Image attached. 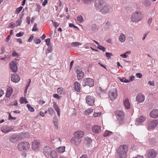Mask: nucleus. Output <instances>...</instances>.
<instances>
[{
  "instance_id": "1",
  "label": "nucleus",
  "mask_w": 158,
  "mask_h": 158,
  "mask_svg": "<svg viewBox=\"0 0 158 158\" xmlns=\"http://www.w3.org/2000/svg\"><path fill=\"white\" fill-rule=\"evenodd\" d=\"M127 151V147L126 145L120 146L117 149L116 158H125Z\"/></svg>"
},
{
  "instance_id": "2",
  "label": "nucleus",
  "mask_w": 158,
  "mask_h": 158,
  "mask_svg": "<svg viewBox=\"0 0 158 158\" xmlns=\"http://www.w3.org/2000/svg\"><path fill=\"white\" fill-rule=\"evenodd\" d=\"M94 3L95 6L97 10H107L109 9L108 5L105 3V0H95Z\"/></svg>"
},
{
  "instance_id": "3",
  "label": "nucleus",
  "mask_w": 158,
  "mask_h": 158,
  "mask_svg": "<svg viewBox=\"0 0 158 158\" xmlns=\"http://www.w3.org/2000/svg\"><path fill=\"white\" fill-rule=\"evenodd\" d=\"M143 16V15L141 12L136 11L132 14L131 19L132 22L137 23L142 19Z\"/></svg>"
},
{
  "instance_id": "4",
  "label": "nucleus",
  "mask_w": 158,
  "mask_h": 158,
  "mask_svg": "<svg viewBox=\"0 0 158 158\" xmlns=\"http://www.w3.org/2000/svg\"><path fill=\"white\" fill-rule=\"evenodd\" d=\"M114 113L116 116L117 121L119 124L123 123L124 115V113L123 111L121 110H117L114 112Z\"/></svg>"
},
{
  "instance_id": "5",
  "label": "nucleus",
  "mask_w": 158,
  "mask_h": 158,
  "mask_svg": "<svg viewBox=\"0 0 158 158\" xmlns=\"http://www.w3.org/2000/svg\"><path fill=\"white\" fill-rule=\"evenodd\" d=\"M81 83L82 85L83 86H88L90 87H93L94 85L93 80L89 78L84 79L81 81Z\"/></svg>"
},
{
  "instance_id": "6",
  "label": "nucleus",
  "mask_w": 158,
  "mask_h": 158,
  "mask_svg": "<svg viewBox=\"0 0 158 158\" xmlns=\"http://www.w3.org/2000/svg\"><path fill=\"white\" fill-rule=\"evenodd\" d=\"M18 147L19 150L20 151L26 150L29 149L30 145L28 142H23L19 143Z\"/></svg>"
},
{
  "instance_id": "7",
  "label": "nucleus",
  "mask_w": 158,
  "mask_h": 158,
  "mask_svg": "<svg viewBox=\"0 0 158 158\" xmlns=\"http://www.w3.org/2000/svg\"><path fill=\"white\" fill-rule=\"evenodd\" d=\"M146 158H156L157 156L156 151L153 149H150L147 152Z\"/></svg>"
},
{
  "instance_id": "8",
  "label": "nucleus",
  "mask_w": 158,
  "mask_h": 158,
  "mask_svg": "<svg viewBox=\"0 0 158 158\" xmlns=\"http://www.w3.org/2000/svg\"><path fill=\"white\" fill-rule=\"evenodd\" d=\"M117 95V90L116 88L110 90L109 92V98L112 101L115 100L116 98Z\"/></svg>"
},
{
  "instance_id": "9",
  "label": "nucleus",
  "mask_w": 158,
  "mask_h": 158,
  "mask_svg": "<svg viewBox=\"0 0 158 158\" xmlns=\"http://www.w3.org/2000/svg\"><path fill=\"white\" fill-rule=\"evenodd\" d=\"M9 66L10 69L14 73H16L18 70L17 64L16 62L12 61L10 62Z\"/></svg>"
},
{
  "instance_id": "10",
  "label": "nucleus",
  "mask_w": 158,
  "mask_h": 158,
  "mask_svg": "<svg viewBox=\"0 0 158 158\" xmlns=\"http://www.w3.org/2000/svg\"><path fill=\"white\" fill-rule=\"evenodd\" d=\"M86 103L89 106H92L94 104V98L91 96H87L85 98Z\"/></svg>"
},
{
  "instance_id": "11",
  "label": "nucleus",
  "mask_w": 158,
  "mask_h": 158,
  "mask_svg": "<svg viewBox=\"0 0 158 158\" xmlns=\"http://www.w3.org/2000/svg\"><path fill=\"white\" fill-rule=\"evenodd\" d=\"M32 149L35 151L37 150L40 146V142L39 140H35L32 143Z\"/></svg>"
},
{
  "instance_id": "12",
  "label": "nucleus",
  "mask_w": 158,
  "mask_h": 158,
  "mask_svg": "<svg viewBox=\"0 0 158 158\" xmlns=\"http://www.w3.org/2000/svg\"><path fill=\"white\" fill-rule=\"evenodd\" d=\"M81 140L80 138L74 137L71 139V142L76 146H78L81 143Z\"/></svg>"
},
{
  "instance_id": "13",
  "label": "nucleus",
  "mask_w": 158,
  "mask_h": 158,
  "mask_svg": "<svg viewBox=\"0 0 158 158\" xmlns=\"http://www.w3.org/2000/svg\"><path fill=\"white\" fill-rule=\"evenodd\" d=\"M150 117L153 118L158 117V109H154L152 110L150 113Z\"/></svg>"
},
{
  "instance_id": "14",
  "label": "nucleus",
  "mask_w": 158,
  "mask_h": 158,
  "mask_svg": "<svg viewBox=\"0 0 158 158\" xmlns=\"http://www.w3.org/2000/svg\"><path fill=\"white\" fill-rule=\"evenodd\" d=\"M158 124V121L156 120H153L150 122L148 126V129H151L155 127Z\"/></svg>"
},
{
  "instance_id": "15",
  "label": "nucleus",
  "mask_w": 158,
  "mask_h": 158,
  "mask_svg": "<svg viewBox=\"0 0 158 158\" xmlns=\"http://www.w3.org/2000/svg\"><path fill=\"white\" fill-rule=\"evenodd\" d=\"M76 72L77 74V77L79 80L81 79L84 76V73L82 71L81 68L79 67L76 70Z\"/></svg>"
},
{
  "instance_id": "16",
  "label": "nucleus",
  "mask_w": 158,
  "mask_h": 158,
  "mask_svg": "<svg viewBox=\"0 0 158 158\" xmlns=\"http://www.w3.org/2000/svg\"><path fill=\"white\" fill-rule=\"evenodd\" d=\"M9 139L10 142L14 143L20 140V139L19 136L14 134L10 137Z\"/></svg>"
},
{
  "instance_id": "17",
  "label": "nucleus",
  "mask_w": 158,
  "mask_h": 158,
  "mask_svg": "<svg viewBox=\"0 0 158 158\" xmlns=\"http://www.w3.org/2000/svg\"><path fill=\"white\" fill-rule=\"evenodd\" d=\"M11 80L15 83H17L20 81V78L17 74H12L11 75Z\"/></svg>"
},
{
  "instance_id": "18",
  "label": "nucleus",
  "mask_w": 158,
  "mask_h": 158,
  "mask_svg": "<svg viewBox=\"0 0 158 158\" xmlns=\"http://www.w3.org/2000/svg\"><path fill=\"white\" fill-rule=\"evenodd\" d=\"M13 128L12 127H8L5 126L2 127L1 129V131L4 133H7L9 132L10 130Z\"/></svg>"
},
{
  "instance_id": "19",
  "label": "nucleus",
  "mask_w": 158,
  "mask_h": 158,
  "mask_svg": "<svg viewBox=\"0 0 158 158\" xmlns=\"http://www.w3.org/2000/svg\"><path fill=\"white\" fill-rule=\"evenodd\" d=\"M144 96L142 94H139L136 96V101L139 103L143 102L144 100Z\"/></svg>"
},
{
  "instance_id": "20",
  "label": "nucleus",
  "mask_w": 158,
  "mask_h": 158,
  "mask_svg": "<svg viewBox=\"0 0 158 158\" xmlns=\"http://www.w3.org/2000/svg\"><path fill=\"white\" fill-rule=\"evenodd\" d=\"M74 134V137L79 138H80V139H81L83 137L84 135V132L81 131H79L75 132Z\"/></svg>"
},
{
  "instance_id": "21",
  "label": "nucleus",
  "mask_w": 158,
  "mask_h": 158,
  "mask_svg": "<svg viewBox=\"0 0 158 158\" xmlns=\"http://www.w3.org/2000/svg\"><path fill=\"white\" fill-rule=\"evenodd\" d=\"M74 90L77 92H81L80 84L77 81H76L74 84Z\"/></svg>"
},
{
  "instance_id": "22",
  "label": "nucleus",
  "mask_w": 158,
  "mask_h": 158,
  "mask_svg": "<svg viewBox=\"0 0 158 158\" xmlns=\"http://www.w3.org/2000/svg\"><path fill=\"white\" fill-rule=\"evenodd\" d=\"M123 105L126 109H128L130 108V104L128 98H125L123 100Z\"/></svg>"
},
{
  "instance_id": "23",
  "label": "nucleus",
  "mask_w": 158,
  "mask_h": 158,
  "mask_svg": "<svg viewBox=\"0 0 158 158\" xmlns=\"http://www.w3.org/2000/svg\"><path fill=\"white\" fill-rule=\"evenodd\" d=\"M93 131L96 133H98L101 132V129L99 126L98 125H95L92 128Z\"/></svg>"
},
{
  "instance_id": "24",
  "label": "nucleus",
  "mask_w": 158,
  "mask_h": 158,
  "mask_svg": "<svg viewBox=\"0 0 158 158\" xmlns=\"http://www.w3.org/2000/svg\"><path fill=\"white\" fill-rule=\"evenodd\" d=\"M126 36L123 33H121L118 37V40L121 43H124L126 40Z\"/></svg>"
},
{
  "instance_id": "25",
  "label": "nucleus",
  "mask_w": 158,
  "mask_h": 158,
  "mask_svg": "<svg viewBox=\"0 0 158 158\" xmlns=\"http://www.w3.org/2000/svg\"><path fill=\"white\" fill-rule=\"evenodd\" d=\"M51 151V148L49 146H46L43 148V152L45 155H49Z\"/></svg>"
},
{
  "instance_id": "26",
  "label": "nucleus",
  "mask_w": 158,
  "mask_h": 158,
  "mask_svg": "<svg viewBox=\"0 0 158 158\" xmlns=\"http://www.w3.org/2000/svg\"><path fill=\"white\" fill-rule=\"evenodd\" d=\"M58 119L56 116L55 115L54 116L53 119V123L54 124L55 128L57 129L58 126Z\"/></svg>"
},
{
  "instance_id": "27",
  "label": "nucleus",
  "mask_w": 158,
  "mask_h": 158,
  "mask_svg": "<svg viewBox=\"0 0 158 158\" xmlns=\"http://www.w3.org/2000/svg\"><path fill=\"white\" fill-rule=\"evenodd\" d=\"M146 119V118L142 115H141L137 118L136 120V123H141L143 122Z\"/></svg>"
},
{
  "instance_id": "28",
  "label": "nucleus",
  "mask_w": 158,
  "mask_h": 158,
  "mask_svg": "<svg viewBox=\"0 0 158 158\" xmlns=\"http://www.w3.org/2000/svg\"><path fill=\"white\" fill-rule=\"evenodd\" d=\"M50 156L52 158H57V153L55 151H52L51 152Z\"/></svg>"
},
{
  "instance_id": "29",
  "label": "nucleus",
  "mask_w": 158,
  "mask_h": 158,
  "mask_svg": "<svg viewBox=\"0 0 158 158\" xmlns=\"http://www.w3.org/2000/svg\"><path fill=\"white\" fill-rule=\"evenodd\" d=\"M65 147L63 146L62 147H59L57 148V151L59 153H62L65 151Z\"/></svg>"
},
{
  "instance_id": "30",
  "label": "nucleus",
  "mask_w": 158,
  "mask_h": 158,
  "mask_svg": "<svg viewBox=\"0 0 158 158\" xmlns=\"http://www.w3.org/2000/svg\"><path fill=\"white\" fill-rule=\"evenodd\" d=\"M82 44V43L77 42H73L71 44L72 46L74 47H77L80 45H81Z\"/></svg>"
},
{
  "instance_id": "31",
  "label": "nucleus",
  "mask_w": 158,
  "mask_h": 158,
  "mask_svg": "<svg viewBox=\"0 0 158 158\" xmlns=\"http://www.w3.org/2000/svg\"><path fill=\"white\" fill-rule=\"evenodd\" d=\"M53 106L54 110L57 112L60 111V109L56 102H53Z\"/></svg>"
},
{
  "instance_id": "32",
  "label": "nucleus",
  "mask_w": 158,
  "mask_h": 158,
  "mask_svg": "<svg viewBox=\"0 0 158 158\" xmlns=\"http://www.w3.org/2000/svg\"><path fill=\"white\" fill-rule=\"evenodd\" d=\"M53 142L54 143H57L60 144L61 143V141L60 139L59 138H55L53 140Z\"/></svg>"
},
{
  "instance_id": "33",
  "label": "nucleus",
  "mask_w": 158,
  "mask_h": 158,
  "mask_svg": "<svg viewBox=\"0 0 158 158\" xmlns=\"http://www.w3.org/2000/svg\"><path fill=\"white\" fill-rule=\"evenodd\" d=\"M93 111V109H89L88 110H85L84 112V114L85 115H89L90 114L92 113Z\"/></svg>"
},
{
  "instance_id": "34",
  "label": "nucleus",
  "mask_w": 158,
  "mask_h": 158,
  "mask_svg": "<svg viewBox=\"0 0 158 158\" xmlns=\"http://www.w3.org/2000/svg\"><path fill=\"white\" fill-rule=\"evenodd\" d=\"M112 132L109 131H105L103 134L104 137H106L110 135Z\"/></svg>"
},
{
  "instance_id": "35",
  "label": "nucleus",
  "mask_w": 158,
  "mask_h": 158,
  "mask_svg": "<svg viewBox=\"0 0 158 158\" xmlns=\"http://www.w3.org/2000/svg\"><path fill=\"white\" fill-rule=\"evenodd\" d=\"M52 51V47L51 46H50L48 47V48L45 51L46 53V54L47 53H50Z\"/></svg>"
},
{
  "instance_id": "36",
  "label": "nucleus",
  "mask_w": 158,
  "mask_h": 158,
  "mask_svg": "<svg viewBox=\"0 0 158 158\" xmlns=\"http://www.w3.org/2000/svg\"><path fill=\"white\" fill-rule=\"evenodd\" d=\"M119 79L122 82H124L126 83L129 82V80H128V79H126V78L124 77H123V78H119Z\"/></svg>"
},
{
  "instance_id": "37",
  "label": "nucleus",
  "mask_w": 158,
  "mask_h": 158,
  "mask_svg": "<svg viewBox=\"0 0 158 158\" xmlns=\"http://www.w3.org/2000/svg\"><path fill=\"white\" fill-rule=\"evenodd\" d=\"M48 112L49 114L51 115H53L55 113L53 109L52 108H50L48 110Z\"/></svg>"
},
{
  "instance_id": "38",
  "label": "nucleus",
  "mask_w": 158,
  "mask_h": 158,
  "mask_svg": "<svg viewBox=\"0 0 158 158\" xmlns=\"http://www.w3.org/2000/svg\"><path fill=\"white\" fill-rule=\"evenodd\" d=\"M27 106L30 111L31 112H33L34 111V109L30 105L27 104Z\"/></svg>"
},
{
  "instance_id": "39",
  "label": "nucleus",
  "mask_w": 158,
  "mask_h": 158,
  "mask_svg": "<svg viewBox=\"0 0 158 158\" xmlns=\"http://www.w3.org/2000/svg\"><path fill=\"white\" fill-rule=\"evenodd\" d=\"M77 20H78L80 23H82L84 21L83 18L81 15H79L77 18Z\"/></svg>"
},
{
  "instance_id": "40",
  "label": "nucleus",
  "mask_w": 158,
  "mask_h": 158,
  "mask_svg": "<svg viewBox=\"0 0 158 158\" xmlns=\"http://www.w3.org/2000/svg\"><path fill=\"white\" fill-rule=\"evenodd\" d=\"M33 41L36 44H39L41 42L40 40L37 39V38H34Z\"/></svg>"
},
{
  "instance_id": "41",
  "label": "nucleus",
  "mask_w": 158,
  "mask_h": 158,
  "mask_svg": "<svg viewBox=\"0 0 158 158\" xmlns=\"http://www.w3.org/2000/svg\"><path fill=\"white\" fill-rule=\"evenodd\" d=\"M85 144L90 143L91 141V139L88 137H86L85 138Z\"/></svg>"
},
{
  "instance_id": "42",
  "label": "nucleus",
  "mask_w": 158,
  "mask_h": 158,
  "mask_svg": "<svg viewBox=\"0 0 158 158\" xmlns=\"http://www.w3.org/2000/svg\"><path fill=\"white\" fill-rule=\"evenodd\" d=\"M22 23V19L21 18H20L17 21H16V27H18Z\"/></svg>"
},
{
  "instance_id": "43",
  "label": "nucleus",
  "mask_w": 158,
  "mask_h": 158,
  "mask_svg": "<svg viewBox=\"0 0 158 158\" xmlns=\"http://www.w3.org/2000/svg\"><path fill=\"white\" fill-rule=\"evenodd\" d=\"M97 48L103 52H105L106 51V48L102 46L98 45L97 46Z\"/></svg>"
},
{
  "instance_id": "44",
  "label": "nucleus",
  "mask_w": 158,
  "mask_h": 158,
  "mask_svg": "<svg viewBox=\"0 0 158 158\" xmlns=\"http://www.w3.org/2000/svg\"><path fill=\"white\" fill-rule=\"evenodd\" d=\"M63 89L62 88H58L57 89V92L59 94H62L64 92L63 91Z\"/></svg>"
},
{
  "instance_id": "45",
  "label": "nucleus",
  "mask_w": 158,
  "mask_h": 158,
  "mask_svg": "<svg viewBox=\"0 0 158 158\" xmlns=\"http://www.w3.org/2000/svg\"><path fill=\"white\" fill-rule=\"evenodd\" d=\"M45 41L48 46H50L51 45L50 40L49 38L45 39Z\"/></svg>"
},
{
  "instance_id": "46",
  "label": "nucleus",
  "mask_w": 158,
  "mask_h": 158,
  "mask_svg": "<svg viewBox=\"0 0 158 158\" xmlns=\"http://www.w3.org/2000/svg\"><path fill=\"white\" fill-rule=\"evenodd\" d=\"M37 24L35 23L34 24V27L32 29V31H38V28L37 27Z\"/></svg>"
},
{
  "instance_id": "47",
  "label": "nucleus",
  "mask_w": 158,
  "mask_h": 158,
  "mask_svg": "<svg viewBox=\"0 0 158 158\" xmlns=\"http://www.w3.org/2000/svg\"><path fill=\"white\" fill-rule=\"evenodd\" d=\"M52 23L53 26L56 28L59 25V23L53 21V20L52 21Z\"/></svg>"
},
{
  "instance_id": "48",
  "label": "nucleus",
  "mask_w": 158,
  "mask_h": 158,
  "mask_svg": "<svg viewBox=\"0 0 158 158\" xmlns=\"http://www.w3.org/2000/svg\"><path fill=\"white\" fill-rule=\"evenodd\" d=\"M6 92L11 94L12 92V88L9 87L7 89Z\"/></svg>"
},
{
  "instance_id": "49",
  "label": "nucleus",
  "mask_w": 158,
  "mask_h": 158,
  "mask_svg": "<svg viewBox=\"0 0 158 158\" xmlns=\"http://www.w3.org/2000/svg\"><path fill=\"white\" fill-rule=\"evenodd\" d=\"M101 114L102 113L101 112L94 113L93 114V116L94 117L100 116Z\"/></svg>"
},
{
  "instance_id": "50",
  "label": "nucleus",
  "mask_w": 158,
  "mask_h": 158,
  "mask_svg": "<svg viewBox=\"0 0 158 158\" xmlns=\"http://www.w3.org/2000/svg\"><path fill=\"white\" fill-rule=\"evenodd\" d=\"M94 0H82L84 3L86 4H89L92 2Z\"/></svg>"
},
{
  "instance_id": "51",
  "label": "nucleus",
  "mask_w": 158,
  "mask_h": 158,
  "mask_svg": "<svg viewBox=\"0 0 158 158\" xmlns=\"http://www.w3.org/2000/svg\"><path fill=\"white\" fill-rule=\"evenodd\" d=\"M26 99L25 98L23 97H21L20 100V102L21 104L23 103L25 101Z\"/></svg>"
},
{
  "instance_id": "52",
  "label": "nucleus",
  "mask_w": 158,
  "mask_h": 158,
  "mask_svg": "<svg viewBox=\"0 0 158 158\" xmlns=\"http://www.w3.org/2000/svg\"><path fill=\"white\" fill-rule=\"evenodd\" d=\"M97 91L99 93L104 92V90L102 89L101 87H98L97 89Z\"/></svg>"
},
{
  "instance_id": "53",
  "label": "nucleus",
  "mask_w": 158,
  "mask_h": 158,
  "mask_svg": "<svg viewBox=\"0 0 158 158\" xmlns=\"http://www.w3.org/2000/svg\"><path fill=\"white\" fill-rule=\"evenodd\" d=\"M15 24L14 23H11L9 24V26L11 28H14L15 27Z\"/></svg>"
},
{
  "instance_id": "54",
  "label": "nucleus",
  "mask_w": 158,
  "mask_h": 158,
  "mask_svg": "<svg viewBox=\"0 0 158 158\" xmlns=\"http://www.w3.org/2000/svg\"><path fill=\"white\" fill-rule=\"evenodd\" d=\"M32 7L37 8L38 10H40L41 9V6L38 4H35Z\"/></svg>"
},
{
  "instance_id": "55",
  "label": "nucleus",
  "mask_w": 158,
  "mask_h": 158,
  "mask_svg": "<svg viewBox=\"0 0 158 158\" xmlns=\"http://www.w3.org/2000/svg\"><path fill=\"white\" fill-rule=\"evenodd\" d=\"M106 57H108V59H109L110 58L111 56H112V54L111 53L106 52Z\"/></svg>"
},
{
  "instance_id": "56",
  "label": "nucleus",
  "mask_w": 158,
  "mask_h": 158,
  "mask_svg": "<svg viewBox=\"0 0 158 158\" xmlns=\"http://www.w3.org/2000/svg\"><path fill=\"white\" fill-rule=\"evenodd\" d=\"M23 32H20L18 33H17L16 35L17 37H21V36H23Z\"/></svg>"
},
{
  "instance_id": "57",
  "label": "nucleus",
  "mask_w": 158,
  "mask_h": 158,
  "mask_svg": "<svg viewBox=\"0 0 158 158\" xmlns=\"http://www.w3.org/2000/svg\"><path fill=\"white\" fill-rule=\"evenodd\" d=\"M53 97L57 99H59L61 97L58 94H55L53 95Z\"/></svg>"
},
{
  "instance_id": "58",
  "label": "nucleus",
  "mask_w": 158,
  "mask_h": 158,
  "mask_svg": "<svg viewBox=\"0 0 158 158\" xmlns=\"http://www.w3.org/2000/svg\"><path fill=\"white\" fill-rule=\"evenodd\" d=\"M120 56L123 58H126L128 57V55H126V54L125 53L124 54H121L120 55Z\"/></svg>"
},
{
  "instance_id": "59",
  "label": "nucleus",
  "mask_w": 158,
  "mask_h": 158,
  "mask_svg": "<svg viewBox=\"0 0 158 158\" xmlns=\"http://www.w3.org/2000/svg\"><path fill=\"white\" fill-rule=\"evenodd\" d=\"M142 76V74L140 73H138L136 74V77L139 78H141Z\"/></svg>"
},
{
  "instance_id": "60",
  "label": "nucleus",
  "mask_w": 158,
  "mask_h": 158,
  "mask_svg": "<svg viewBox=\"0 0 158 158\" xmlns=\"http://www.w3.org/2000/svg\"><path fill=\"white\" fill-rule=\"evenodd\" d=\"M16 119V117H12L11 116L10 114H9V120L11 119V120H15Z\"/></svg>"
},
{
  "instance_id": "61",
  "label": "nucleus",
  "mask_w": 158,
  "mask_h": 158,
  "mask_svg": "<svg viewBox=\"0 0 158 158\" xmlns=\"http://www.w3.org/2000/svg\"><path fill=\"white\" fill-rule=\"evenodd\" d=\"M97 29V26L95 25H93L92 26V30L94 31H95Z\"/></svg>"
},
{
  "instance_id": "62",
  "label": "nucleus",
  "mask_w": 158,
  "mask_h": 158,
  "mask_svg": "<svg viewBox=\"0 0 158 158\" xmlns=\"http://www.w3.org/2000/svg\"><path fill=\"white\" fill-rule=\"evenodd\" d=\"M152 18H150L148 19V21L147 23L148 25L150 26L152 23Z\"/></svg>"
},
{
  "instance_id": "63",
  "label": "nucleus",
  "mask_w": 158,
  "mask_h": 158,
  "mask_svg": "<svg viewBox=\"0 0 158 158\" xmlns=\"http://www.w3.org/2000/svg\"><path fill=\"white\" fill-rule=\"evenodd\" d=\"M148 84L152 86H154L155 85V83L153 81H149L148 82Z\"/></svg>"
},
{
  "instance_id": "64",
  "label": "nucleus",
  "mask_w": 158,
  "mask_h": 158,
  "mask_svg": "<svg viewBox=\"0 0 158 158\" xmlns=\"http://www.w3.org/2000/svg\"><path fill=\"white\" fill-rule=\"evenodd\" d=\"M100 12L103 14H106L107 13H109L108 10H100Z\"/></svg>"
}]
</instances>
